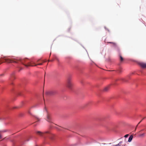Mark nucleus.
<instances>
[{"label":"nucleus","instance_id":"f257e3e1","mask_svg":"<svg viewBox=\"0 0 146 146\" xmlns=\"http://www.w3.org/2000/svg\"><path fill=\"white\" fill-rule=\"evenodd\" d=\"M73 85V84L72 82V78L70 77L68 78L67 81L66 86L69 89H71Z\"/></svg>","mask_w":146,"mask_h":146},{"label":"nucleus","instance_id":"f03ea898","mask_svg":"<svg viewBox=\"0 0 146 146\" xmlns=\"http://www.w3.org/2000/svg\"><path fill=\"white\" fill-rule=\"evenodd\" d=\"M28 59L27 58H25L21 59L20 61L26 67H27L29 66H33V65H31V64L30 62H28Z\"/></svg>","mask_w":146,"mask_h":146},{"label":"nucleus","instance_id":"7ed1b4c3","mask_svg":"<svg viewBox=\"0 0 146 146\" xmlns=\"http://www.w3.org/2000/svg\"><path fill=\"white\" fill-rule=\"evenodd\" d=\"M56 92L54 90L48 91L46 92V94L49 95H52L55 94Z\"/></svg>","mask_w":146,"mask_h":146},{"label":"nucleus","instance_id":"20e7f679","mask_svg":"<svg viewBox=\"0 0 146 146\" xmlns=\"http://www.w3.org/2000/svg\"><path fill=\"white\" fill-rule=\"evenodd\" d=\"M36 133L37 134L39 135L40 136H43L44 133H49V132L48 131H46L44 133H42L40 131H37L36 132Z\"/></svg>","mask_w":146,"mask_h":146},{"label":"nucleus","instance_id":"39448f33","mask_svg":"<svg viewBox=\"0 0 146 146\" xmlns=\"http://www.w3.org/2000/svg\"><path fill=\"white\" fill-rule=\"evenodd\" d=\"M139 65L143 68H146V63L143 62H139Z\"/></svg>","mask_w":146,"mask_h":146},{"label":"nucleus","instance_id":"423d86ee","mask_svg":"<svg viewBox=\"0 0 146 146\" xmlns=\"http://www.w3.org/2000/svg\"><path fill=\"white\" fill-rule=\"evenodd\" d=\"M108 43H111L112 44V46L114 47H117V46L116 43L115 42H107Z\"/></svg>","mask_w":146,"mask_h":146},{"label":"nucleus","instance_id":"0eeeda50","mask_svg":"<svg viewBox=\"0 0 146 146\" xmlns=\"http://www.w3.org/2000/svg\"><path fill=\"white\" fill-rule=\"evenodd\" d=\"M46 120L49 122L50 121V115L48 113L47 114Z\"/></svg>","mask_w":146,"mask_h":146},{"label":"nucleus","instance_id":"6e6552de","mask_svg":"<svg viewBox=\"0 0 146 146\" xmlns=\"http://www.w3.org/2000/svg\"><path fill=\"white\" fill-rule=\"evenodd\" d=\"M133 138V136L132 135H131L129 138L128 141L129 142H130L132 139Z\"/></svg>","mask_w":146,"mask_h":146},{"label":"nucleus","instance_id":"1a4fd4ad","mask_svg":"<svg viewBox=\"0 0 146 146\" xmlns=\"http://www.w3.org/2000/svg\"><path fill=\"white\" fill-rule=\"evenodd\" d=\"M3 62L8 63L9 61L6 58H5L3 59Z\"/></svg>","mask_w":146,"mask_h":146},{"label":"nucleus","instance_id":"9d476101","mask_svg":"<svg viewBox=\"0 0 146 146\" xmlns=\"http://www.w3.org/2000/svg\"><path fill=\"white\" fill-rule=\"evenodd\" d=\"M33 106H32V107H31V108H29L28 109V113H29V114H30L31 115H32V114L31 113V112H30V110H31V109L32 108H33Z\"/></svg>","mask_w":146,"mask_h":146},{"label":"nucleus","instance_id":"9b49d317","mask_svg":"<svg viewBox=\"0 0 146 146\" xmlns=\"http://www.w3.org/2000/svg\"><path fill=\"white\" fill-rule=\"evenodd\" d=\"M109 89V87H105L104 89V91H106V92L107 91H108Z\"/></svg>","mask_w":146,"mask_h":146},{"label":"nucleus","instance_id":"f8f14e48","mask_svg":"<svg viewBox=\"0 0 146 146\" xmlns=\"http://www.w3.org/2000/svg\"><path fill=\"white\" fill-rule=\"evenodd\" d=\"M119 57H120V61L121 62H122L123 60V58L120 55H119Z\"/></svg>","mask_w":146,"mask_h":146},{"label":"nucleus","instance_id":"ddd939ff","mask_svg":"<svg viewBox=\"0 0 146 146\" xmlns=\"http://www.w3.org/2000/svg\"><path fill=\"white\" fill-rule=\"evenodd\" d=\"M145 133H143L142 134H140L139 136L140 137H142L145 136Z\"/></svg>","mask_w":146,"mask_h":146},{"label":"nucleus","instance_id":"4468645a","mask_svg":"<svg viewBox=\"0 0 146 146\" xmlns=\"http://www.w3.org/2000/svg\"><path fill=\"white\" fill-rule=\"evenodd\" d=\"M15 78V77L14 76H13L11 77V80H12Z\"/></svg>","mask_w":146,"mask_h":146},{"label":"nucleus","instance_id":"2eb2a0df","mask_svg":"<svg viewBox=\"0 0 146 146\" xmlns=\"http://www.w3.org/2000/svg\"><path fill=\"white\" fill-rule=\"evenodd\" d=\"M42 63H39V64H35L34 65H33V66H37V65H42Z\"/></svg>","mask_w":146,"mask_h":146},{"label":"nucleus","instance_id":"dca6fc26","mask_svg":"<svg viewBox=\"0 0 146 146\" xmlns=\"http://www.w3.org/2000/svg\"><path fill=\"white\" fill-rule=\"evenodd\" d=\"M145 118H146V117H145L143 118V119H142L141 120V121H140L139 122V123H138V124H139V123H140V122H141L142 121V120L143 119H144Z\"/></svg>","mask_w":146,"mask_h":146},{"label":"nucleus","instance_id":"f3484780","mask_svg":"<svg viewBox=\"0 0 146 146\" xmlns=\"http://www.w3.org/2000/svg\"><path fill=\"white\" fill-rule=\"evenodd\" d=\"M128 136V135L127 134L125 135L124 137H127Z\"/></svg>","mask_w":146,"mask_h":146},{"label":"nucleus","instance_id":"a211bd4d","mask_svg":"<svg viewBox=\"0 0 146 146\" xmlns=\"http://www.w3.org/2000/svg\"><path fill=\"white\" fill-rule=\"evenodd\" d=\"M35 118H36L37 119H38V121L39 120V118L38 117H35Z\"/></svg>","mask_w":146,"mask_h":146},{"label":"nucleus","instance_id":"6ab92c4d","mask_svg":"<svg viewBox=\"0 0 146 146\" xmlns=\"http://www.w3.org/2000/svg\"><path fill=\"white\" fill-rule=\"evenodd\" d=\"M2 138L1 135H0V139H1Z\"/></svg>","mask_w":146,"mask_h":146},{"label":"nucleus","instance_id":"aec40b11","mask_svg":"<svg viewBox=\"0 0 146 146\" xmlns=\"http://www.w3.org/2000/svg\"><path fill=\"white\" fill-rule=\"evenodd\" d=\"M2 62L0 60V64H1L2 63Z\"/></svg>","mask_w":146,"mask_h":146},{"label":"nucleus","instance_id":"412c9836","mask_svg":"<svg viewBox=\"0 0 146 146\" xmlns=\"http://www.w3.org/2000/svg\"><path fill=\"white\" fill-rule=\"evenodd\" d=\"M9 61H10V63L12 62V61H11V60L10 59Z\"/></svg>","mask_w":146,"mask_h":146},{"label":"nucleus","instance_id":"4be33fe9","mask_svg":"<svg viewBox=\"0 0 146 146\" xmlns=\"http://www.w3.org/2000/svg\"><path fill=\"white\" fill-rule=\"evenodd\" d=\"M45 62V61H44L43 62Z\"/></svg>","mask_w":146,"mask_h":146},{"label":"nucleus","instance_id":"5701e85b","mask_svg":"<svg viewBox=\"0 0 146 146\" xmlns=\"http://www.w3.org/2000/svg\"><path fill=\"white\" fill-rule=\"evenodd\" d=\"M106 40H105V42H106Z\"/></svg>","mask_w":146,"mask_h":146}]
</instances>
